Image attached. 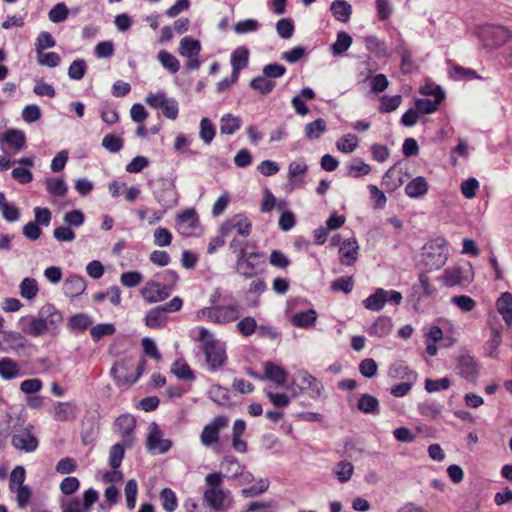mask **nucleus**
Listing matches in <instances>:
<instances>
[{
    "instance_id": "obj_15",
    "label": "nucleus",
    "mask_w": 512,
    "mask_h": 512,
    "mask_svg": "<svg viewBox=\"0 0 512 512\" xmlns=\"http://www.w3.org/2000/svg\"><path fill=\"white\" fill-rule=\"evenodd\" d=\"M175 221L177 231L186 237L194 235L199 226L198 215L194 208H188L178 214Z\"/></svg>"
},
{
    "instance_id": "obj_47",
    "label": "nucleus",
    "mask_w": 512,
    "mask_h": 512,
    "mask_svg": "<svg viewBox=\"0 0 512 512\" xmlns=\"http://www.w3.org/2000/svg\"><path fill=\"white\" fill-rule=\"evenodd\" d=\"M449 76L454 80L479 79L480 76L473 69L464 68L458 64H453L449 70Z\"/></svg>"
},
{
    "instance_id": "obj_12",
    "label": "nucleus",
    "mask_w": 512,
    "mask_h": 512,
    "mask_svg": "<svg viewBox=\"0 0 512 512\" xmlns=\"http://www.w3.org/2000/svg\"><path fill=\"white\" fill-rule=\"evenodd\" d=\"M154 197L166 212L178 204L179 193L173 181L163 180L162 187L154 192Z\"/></svg>"
},
{
    "instance_id": "obj_7",
    "label": "nucleus",
    "mask_w": 512,
    "mask_h": 512,
    "mask_svg": "<svg viewBox=\"0 0 512 512\" xmlns=\"http://www.w3.org/2000/svg\"><path fill=\"white\" fill-rule=\"evenodd\" d=\"M11 445L19 451L32 453L38 449L39 440L34 432V426L27 424L16 429L11 436Z\"/></svg>"
},
{
    "instance_id": "obj_36",
    "label": "nucleus",
    "mask_w": 512,
    "mask_h": 512,
    "mask_svg": "<svg viewBox=\"0 0 512 512\" xmlns=\"http://www.w3.org/2000/svg\"><path fill=\"white\" fill-rule=\"evenodd\" d=\"M20 375V366L17 361L9 357L0 359V377L2 379L11 380Z\"/></svg>"
},
{
    "instance_id": "obj_52",
    "label": "nucleus",
    "mask_w": 512,
    "mask_h": 512,
    "mask_svg": "<svg viewBox=\"0 0 512 512\" xmlns=\"http://www.w3.org/2000/svg\"><path fill=\"white\" fill-rule=\"evenodd\" d=\"M162 66L167 69L170 73L175 74L180 69V63L178 59L166 50H161L157 56Z\"/></svg>"
},
{
    "instance_id": "obj_61",
    "label": "nucleus",
    "mask_w": 512,
    "mask_h": 512,
    "mask_svg": "<svg viewBox=\"0 0 512 512\" xmlns=\"http://www.w3.org/2000/svg\"><path fill=\"white\" fill-rule=\"evenodd\" d=\"M364 42L367 50L374 53L377 57H382L387 54L384 42L380 41L376 36H367Z\"/></svg>"
},
{
    "instance_id": "obj_45",
    "label": "nucleus",
    "mask_w": 512,
    "mask_h": 512,
    "mask_svg": "<svg viewBox=\"0 0 512 512\" xmlns=\"http://www.w3.org/2000/svg\"><path fill=\"white\" fill-rule=\"evenodd\" d=\"M48 193L54 197H63L66 195L68 187L62 178L50 177L45 180Z\"/></svg>"
},
{
    "instance_id": "obj_10",
    "label": "nucleus",
    "mask_w": 512,
    "mask_h": 512,
    "mask_svg": "<svg viewBox=\"0 0 512 512\" xmlns=\"http://www.w3.org/2000/svg\"><path fill=\"white\" fill-rule=\"evenodd\" d=\"M173 291L170 284H162L160 282L150 280L142 287L140 294L145 302L149 304L158 303L167 299Z\"/></svg>"
},
{
    "instance_id": "obj_56",
    "label": "nucleus",
    "mask_w": 512,
    "mask_h": 512,
    "mask_svg": "<svg viewBox=\"0 0 512 512\" xmlns=\"http://www.w3.org/2000/svg\"><path fill=\"white\" fill-rule=\"evenodd\" d=\"M441 405L435 401H424L418 405L419 413L427 418L436 419L441 414Z\"/></svg>"
},
{
    "instance_id": "obj_37",
    "label": "nucleus",
    "mask_w": 512,
    "mask_h": 512,
    "mask_svg": "<svg viewBox=\"0 0 512 512\" xmlns=\"http://www.w3.org/2000/svg\"><path fill=\"white\" fill-rule=\"evenodd\" d=\"M385 294V289L377 288L373 294H371L363 301L364 307L370 311L375 312L382 310L386 304Z\"/></svg>"
},
{
    "instance_id": "obj_20",
    "label": "nucleus",
    "mask_w": 512,
    "mask_h": 512,
    "mask_svg": "<svg viewBox=\"0 0 512 512\" xmlns=\"http://www.w3.org/2000/svg\"><path fill=\"white\" fill-rule=\"evenodd\" d=\"M132 365L126 361L116 362L111 368V375L118 386H130L137 381V377L129 375Z\"/></svg>"
},
{
    "instance_id": "obj_32",
    "label": "nucleus",
    "mask_w": 512,
    "mask_h": 512,
    "mask_svg": "<svg viewBox=\"0 0 512 512\" xmlns=\"http://www.w3.org/2000/svg\"><path fill=\"white\" fill-rule=\"evenodd\" d=\"M442 280L445 286L453 287L468 283L469 277L461 268H451L444 271Z\"/></svg>"
},
{
    "instance_id": "obj_5",
    "label": "nucleus",
    "mask_w": 512,
    "mask_h": 512,
    "mask_svg": "<svg viewBox=\"0 0 512 512\" xmlns=\"http://www.w3.org/2000/svg\"><path fill=\"white\" fill-rule=\"evenodd\" d=\"M241 316V307L237 302L228 305H210L197 311L198 320L216 325H226L237 321Z\"/></svg>"
},
{
    "instance_id": "obj_59",
    "label": "nucleus",
    "mask_w": 512,
    "mask_h": 512,
    "mask_svg": "<svg viewBox=\"0 0 512 512\" xmlns=\"http://www.w3.org/2000/svg\"><path fill=\"white\" fill-rule=\"evenodd\" d=\"M249 247V241L238 236H235L229 243V249L233 254H235L236 259L249 254L250 252L247 251Z\"/></svg>"
},
{
    "instance_id": "obj_1",
    "label": "nucleus",
    "mask_w": 512,
    "mask_h": 512,
    "mask_svg": "<svg viewBox=\"0 0 512 512\" xmlns=\"http://www.w3.org/2000/svg\"><path fill=\"white\" fill-rule=\"evenodd\" d=\"M63 314L53 304L46 303L36 315H26L19 319L22 333L37 338L43 335L57 336L63 323Z\"/></svg>"
},
{
    "instance_id": "obj_48",
    "label": "nucleus",
    "mask_w": 512,
    "mask_h": 512,
    "mask_svg": "<svg viewBox=\"0 0 512 512\" xmlns=\"http://www.w3.org/2000/svg\"><path fill=\"white\" fill-rule=\"evenodd\" d=\"M249 85L253 90L258 91L263 95H267L273 91L276 84L271 79L262 75V76H257L255 78H253L250 81Z\"/></svg>"
},
{
    "instance_id": "obj_62",
    "label": "nucleus",
    "mask_w": 512,
    "mask_h": 512,
    "mask_svg": "<svg viewBox=\"0 0 512 512\" xmlns=\"http://www.w3.org/2000/svg\"><path fill=\"white\" fill-rule=\"evenodd\" d=\"M69 10L65 3H57L54 5L49 13L48 18L53 23H61L64 22L68 18Z\"/></svg>"
},
{
    "instance_id": "obj_29",
    "label": "nucleus",
    "mask_w": 512,
    "mask_h": 512,
    "mask_svg": "<svg viewBox=\"0 0 512 512\" xmlns=\"http://www.w3.org/2000/svg\"><path fill=\"white\" fill-rule=\"evenodd\" d=\"M318 314L316 310L309 309L306 311H301L293 314L290 317V322L300 328H310L313 327L317 321Z\"/></svg>"
},
{
    "instance_id": "obj_33",
    "label": "nucleus",
    "mask_w": 512,
    "mask_h": 512,
    "mask_svg": "<svg viewBox=\"0 0 512 512\" xmlns=\"http://www.w3.org/2000/svg\"><path fill=\"white\" fill-rule=\"evenodd\" d=\"M428 183L422 176H418L407 183L405 193L410 198H420L427 194Z\"/></svg>"
},
{
    "instance_id": "obj_35",
    "label": "nucleus",
    "mask_w": 512,
    "mask_h": 512,
    "mask_svg": "<svg viewBox=\"0 0 512 512\" xmlns=\"http://www.w3.org/2000/svg\"><path fill=\"white\" fill-rule=\"evenodd\" d=\"M402 171L391 167L383 176L382 185L387 191L393 192L403 184Z\"/></svg>"
},
{
    "instance_id": "obj_58",
    "label": "nucleus",
    "mask_w": 512,
    "mask_h": 512,
    "mask_svg": "<svg viewBox=\"0 0 512 512\" xmlns=\"http://www.w3.org/2000/svg\"><path fill=\"white\" fill-rule=\"evenodd\" d=\"M93 323L92 319L84 313L73 315L69 318L68 325L71 330L84 331Z\"/></svg>"
},
{
    "instance_id": "obj_23",
    "label": "nucleus",
    "mask_w": 512,
    "mask_h": 512,
    "mask_svg": "<svg viewBox=\"0 0 512 512\" xmlns=\"http://www.w3.org/2000/svg\"><path fill=\"white\" fill-rule=\"evenodd\" d=\"M86 287V281L82 276L71 275L66 278L63 285V291L67 297L75 298L83 294Z\"/></svg>"
},
{
    "instance_id": "obj_53",
    "label": "nucleus",
    "mask_w": 512,
    "mask_h": 512,
    "mask_svg": "<svg viewBox=\"0 0 512 512\" xmlns=\"http://www.w3.org/2000/svg\"><path fill=\"white\" fill-rule=\"evenodd\" d=\"M101 145L110 153H118L124 147V139L120 136L109 133L103 137Z\"/></svg>"
},
{
    "instance_id": "obj_42",
    "label": "nucleus",
    "mask_w": 512,
    "mask_h": 512,
    "mask_svg": "<svg viewBox=\"0 0 512 512\" xmlns=\"http://www.w3.org/2000/svg\"><path fill=\"white\" fill-rule=\"evenodd\" d=\"M357 408L366 414H379L380 406L376 397L370 394H362L357 401Z\"/></svg>"
},
{
    "instance_id": "obj_3",
    "label": "nucleus",
    "mask_w": 512,
    "mask_h": 512,
    "mask_svg": "<svg viewBox=\"0 0 512 512\" xmlns=\"http://www.w3.org/2000/svg\"><path fill=\"white\" fill-rule=\"evenodd\" d=\"M224 475L222 472L213 471L204 478L205 489L203 501L216 512H222L231 507V492L223 488Z\"/></svg>"
},
{
    "instance_id": "obj_39",
    "label": "nucleus",
    "mask_w": 512,
    "mask_h": 512,
    "mask_svg": "<svg viewBox=\"0 0 512 512\" xmlns=\"http://www.w3.org/2000/svg\"><path fill=\"white\" fill-rule=\"evenodd\" d=\"M417 377L418 375L416 372L406 373V380H403L402 383L394 385L390 390L391 394L397 398L406 396L416 383Z\"/></svg>"
},
{
    "instance_id": "obj_51",
    "label": "nucleus",
    "mask_w": 512,
    "mask_h": 512,
    "mask_svg": "<svg viewBox=\"0 0 512 512\" xmlns=\"http://www.w3.org/2000/svg\"><path fill=\"white\" fill-rule=\"evenodd\" d=\"M370 171V165L359 158L354 159L347 165V175L353 178L367 175L370 173Z\"/></svg>"
},
{
    "instance_id": "obj_26",
    "label": "nucleus",
    "mask_w": 512,
    "mask_h": 512,
    "mask_svg": "<svg viewBox=\"0 0 512 512\" xmlns=\"http://www.w3.org/2000/svg\"><path fill=\"white\" fill-rule=\"evenodd\" d=\"M393 324L390 317L380 316L375 322L367 328V332L369 335L374 337H385L389 335L392 331Z\"/></svg>"
},
{
    "instance_id": "obj_28",
    "label": "nucleus",
    "mask_w": 512,
    "mask_h": 512,
    "mask_svg": "<svg viewBox=\"0 0 512 512\" xmlns=\"http://www.w3.org/2000/svg\"><path fill=\"white\" fill-rule=\"evenodd\" d=\"M220 467L224 471V473H222L224 475V479L228 478L232 480L238 479L243 468L237 458L232 455L225 456L220 462Z\"/></svg>"
},
{
    "instance_id": "obj_44",
    "label": "nucleus",
    "mask_w": 512,
    "mask_h": 512,
    "mask_svg": "<svg viewBox=\"0 0 512 512\" xmlns=\"http://www.w3.org/2000/svg\"><path fill=\"white\" fill-rule=\"evenodd\" d=\"M201 50V45L198 40L190 37H184L180 41L179 53L187 58L198 57Z\"/></svg>"
},
{
    "instance_id": "obj_57",
    "label": "nucleus",
    "mask_w": 512,
    "mask_h": 512,
    "mask_svg": "<svg viewBox=\"0 0 512 512\" xmlns=\"http://www.w3.org/2000/svg\"><path fill=\"white\" fill-rule=\"evenodd\" d=\"M127 508L133 510L136 506L138 483L135 479H129L124 488Z\"/></svg>"
},
{
    "instance_id": "obj_46",
    "label": "nucleus",
    "mask_w": 512,
    "mask_h": 512,
    "mask_svg": "<svg viewBox=\"0 0 512 512\" xmlns=\"http://www.w3.org/2000/svg\"><path fill=\"white\" fill-rule=\"evenodd\" d=\"M216 135V127L212 121L204 117L199 124V137L204 144L210 145Z\"/></svg>"
},
{
    "instance_id": "obj_43",
    "label": "nucleus",
    "mask_w": 512,
    "mask_h": 512,
    "mask_svg": "<svg viewBox=\"0 0 512 512\" xmlns=\"http://www.w3.org/2000/svg\"><path fill=\"white\" fill-rule=\"evenodd\" d=\"M162 508L165 512H175L178 508L176 493L169 487L163 488L159 493Z\"/></svg>"
},
{
    "instance_id": "obj_24",
    "label": "nucleus",
    "mask_w": 512,
    "mask_h": 512,
    "mask_svg": "<svg viewBox=\"0 0 512 512\" xmlns=\"http://www.w3.org/2000/svg\"><path fill=\"white\" fill-rule=\"evenodd\" d=\"M77 407L71 402H57L53 407L52 417L55 421H73L76 418Z\"/></svg>"
},
{
    "instance_id": "obj_9",
    "label": "nucleus",
    "mask_w": 512,
    "mask_h": 512,
    "mask_svg": "<svg viewBox=\"0 0 512 512\" xmlns=\"http://www.w3.org/2000/svg\"><path fill=\"white\" fill-rule=\"evenodd\" d=\"M229 424V418L225 415L216 416L206 424L200 434V442L204 447L211 448L220 440V432Z\"/></svg>"
},
{
    "instance_id": "obj_22",
    "label": "nucleus",
    "mask_w": 512,
    "mask_h": 512,
    "mask_svg": "<svg viewBox=\"0 0 512 512\" xmlns=\"http://www.w3.org/2000/svg\"><path fill=\"white\" fill-rule=\"evenodd\" d=\"M495 317H489L488 325L490 327V337L485 344V352L490 357H495L497 349L501 344L502 327L499 323H494Z\"/></svg>"
},
{
    "instance_id": "obj_11",
    "label": "nucleus",
    "mask_w": 512,
    "mask_h": 512,
    "mask_svg": "<svg viewBox=\"0 0 512 512\" xmlns=\"http://www.w3.org/2000/svg\"><path fill=\"white\" fill-rule=\"evenodd\" d=\"M171 446V440L163 438L159 425L156 422H152L148 427L147 450L152 454H164Z\"/></svg>"
},
{
    "instance_id": "obj_14",
    "label": "nucleus",
    "mask_w": 512,
    "mask_h": 512,
    "mask_svg": "<svg viewBox=\"0 0 512 512\" xmlns=\"http://www.w3.org/2000/svg\"><path fill=\"white\" fill-rule=\"evenodd\" d=\"M0 147L2 151L9 148L13 153H18L26 147V135L22 130L10 128L0 134Z\"/></svg>"
},
{
    "instance_id": "obj_2",
    "label": "nucleus",
    "mask_w": 512,
    "mask_h": 512,
    "mask_svg": "<svg viewBox=\"0 0 512 512\" xmlns=\"http://www.w3.org/2000/svg\"><path fill=\"white\" fill-rule=\"evenodd\" d=\"M191 337L201 343L209 370L217 371L227 360L226 344L215 338V335L205 327H196L191 331Z\"/></svg>"
},
{
    "instance_id": "obj_38",
    "label": "nucleus",
    "mask_w": 512,
    "mask_h": 512,
    "mask_svg": "<svg viewBox=\"0 0 512 512\" xmlns=\"http://www.w3.org/2000/svg\"><path fill=\"white\" fill-rule=\"evenodd\" d=\"M330 10L334 18L343 23H346L352 14V6L344 0L333 1Z\"/></svg>"
},
{
    "instance_id": "obj_16",
    "label": "nucleus",
    "mask_w": 512,
    "mask_h": 512,
    "mask_svg": "<svg viewBox=\"0 0 512 512\" xmlns=\"http://www.w3.org/2000/svg\"><path fill=\"white\" fill-rule=\"evenodd\" d=\"M136 420L129 414L119 416L114 422V431L122 438L126 447H131L134 441Z\"/></svg>"
},
{
    "instance_id": "obj_49",
    "label": "nucleus",
    "mask_w": 512,
    "mask_h": 512,
    "mask_svg": "<svg viewBox=\"0 0 512 512\" xmlns=\"http://www.w3.org/2000/svg\"><path fill=\"white\" fill-rule=\"evenodd\" d=\"M171 372L181 380L189 381L194 380L195 375L189 365L182 359L176 360L173 365Z\"/></svg>"
},
{
    "instance_id": "obj_41",
    "label": "nucleus",
    "mask_w": 512,
    "mask_h": 512,
    "mask_svg": "<svg viewBox=\"0 0 512 512\" xmlns=\"http://www.w3.org/2000/svg\"><path fill=\"white\" fill-rule=\"evenodd\" d=\"M20 296L28 301H33L39 293V286L36 279L24 278L19 285Z\"/></svg>"
},
{
    "instance_id": "obj_50",
    "label": "nucleus",
    "mask_w": 512,
    "mask_h": 512,
    "mask_svg": "<svg viewBox=\"0 0 512 512\" xmlns=\"http://www.w3.org/2000/svg\"><path fill=\"white\" fill-rule=\"evenodd\" d=\"M352 44V37L345 31H340L337 34L335 43L331 46V51L334 55H342L346 52Z\"/></svg>"
},
{
    "instance_id": "obj_8",
    "label": "nucleus",
    "mask_w": 512,
    "mask_h": 512,
    "mask_svg": "<svg viewBox=\"0 0 512 512\" xmlns=\"http://www.w3.org/2000/svg\"><path fill=\"white\" fill-rule=\"evenodd\" d=\"M264 257V253L252 251L249 254L242 256L235 261L234 269L236 273L245 279H252L256 277L262 270L259 260Z\"/></svg>"
},
{
    "instance_id": "obj_27",
    "label": "nucleus",
    "mask_w": 512,
    "mask_h": 512,
    "mask_svg": "<svg viewBox=\"0 0 512 512\" xmlns=\"http://www.w3.org/2000/svg\"><path fill=\"white\" fill-rule=\"evenodd\" d=\"M146 326L153 329H160L165 327L167 323V316L162 307L156 306L150 309L144 318Z\"/></svg>"
},
{
    "instance_id": "obj_54",
    "label": "nucleus",
    "mask_w": 512,
    "mask_h": 512,
    "mask_svg": "<svg viewBox=\"0 0 512 512\" xmlns=\"http://www.w3.org/2000/svg\"><path fill=\"white\" fill-rule=\"evenodd\" d=\"M125 444L116 443L114 444L109 451V465L111 468H119L125 456Z\"/></svg>"
},
{
    "instance_id": "obj_34",
    "label": "nucleus",
    "mask_w": 512,
    "mask_h": 512,
    "mask_svg": "<svg viewBox=\"0 0 512 512\" xmlns=\"http://www.w3.org/2000/svg\"><path fill=\"white\" fill-rule=\"evenodd\" d=\"M3 342L7 345L6 348H2V351L8 349L13 351H19L26 347V339L22 333L16 331H4Z\"/></svg>"
},
{
    "instance_id": "obj_4",
    "label": "nucleus",
    "mask_w": 512,
    "mask_h": 512,
    "mask_svg": "<svg viewBox=\"0 0 512 512\" xmlns=\"http://www.w3.org/2000/svg\"><path fill=\"white\" fill-rule=\"evenodd\" d=\"M482 48L491 51L506 45L512 47V30L503 25L484 24L474 30Z\"/></svg>"
},
{
    "instance_id": "obj_63",
    "label": "nucleus",
    "mask_w": 512,
    "mask_h": 512,
    "mask_svg": "<svg viewBox=\"0 0 512 512\" xmlns=\"http://www.w3.org/2000/svg\"><path fill=\"white\" fill-rule=\"evenodd\" d=\"M115 333V327L111 323H102L93 326L90 329V335L95 342H98L105 336H110Z\"/></svg>"
},
{
    "instance_id": "obj_25",
    "label": "nucleus",
    "mask_w": 512,
    "mask_h": 512,
    "mask_svg": "<svg viewBox=\"0 0 512 512\" xmlns=\"http://www.w3.org/2000/svg\"><path fill=\"white\" fill-rule=\"evenodd\" d=\"M264 377L277 385H284L288 378V373L279 365L268 361L264 364Z\"/></svg>"
},
{
    "instance_id": "obj_6",
    "label": "nucleus",
    "mask_w": 512,
    "mask_h": 512,
    "mask_svg": "<svg viewBox=\"0 0 512 512\" xmlns=\"http://www.w3.org/2000/svg\"><path fill=\"white\" fill-rule=\"evenodd\" d=\"M253 224L245 213H237L226 219L219 226V233L222 236H229L232 232H236L238 237L247 238L252 233Z\"/></svg>"
},
{
    "instance_id": "obj_19",
    "label": "nucleus",
    "mask_w": 512,
    "mask_h": 512,
    "mask_svg": "<svg viewBox=\"0 0 512 512\" xmlns=\"http://www.w3.org/2000/svg\"><path fill=\"white\" fill-rule=\"evenodd\" d=\"M427 252L424 254L426 265L430 270L439 269L448 259V250L444 245L430 244L425 248Z\"/></svg>"
},
{
    "instance_id": "obj_13",
    "label": "nucleus",
    "mask_w": 512,
    "mask_h": 512,
    "mask_svg": "<svg viewBox=\"0 0 512 512\" xmlns=\"http://www.w3.org/2000/svg\"><path fill=\"white\" fill-rule=\"evenodd\" d=\"M99 494L89 488L83 492L82 500L75 497L62 506V512H90L92 505L98 500Z\"/></svg>"
},
{
    "instance_id": "obj_30",
    "label": "nucleus",
    "mask_w": 512,
    "mask_h": 512,
    "mask_svg": "<svg viewBox=\"0 0 512 512\" xmlns=\"http://www.w3.org/2000/svg\"><path fill=\"white\" fill-rule=\"evenodd\" d=\"M457 370L465 379L472 380L477 375V364L470 355H462L458 359Z\"/></svg>"
},
{
    "instance_id": "obj_18",
    "label": "nucleus",
    "mask_w": 512,
    "mask_h": 512,
    "mask_svg": "<svg viewBox=\"0 0 512 512\" xmlns=\"http://www.w3.org/2000/svg\"><path fill=\"white\" fill-rule=\"evenodd\" d=\"M360 246L356 238H348L344 240L338 249L339 262L344 266H352L359 257Z\"/></svg>"
},
{
    "instance_id": "obj_60",
    "label": "nucleus",
    "mask_w": 512,
    "mask_h": 512,
    "mask_svg": "<svg viewBox=\"0 0 512 512\" xmlns=\"http://www.w3.org/2000/svg\"><path fill=\"white\" fill-rule=\"evenodd\" d=\"M236 328L242 336L249 337L256 332L258 325L253 317L247 316L238 321Z\"/></svg>"
},
{
    "instance_id": "obj_40",
    "label": "nucleus",
    "mask_w": 512,
    "mask_h": 512,
    "mask_svg": "<svg viewBox=\"0 0 512 512\" xmlns=\"http://www.w3.org/2000/svg\"><path fill=\"white\" fill-rule=\"evenodd\" d=\"M242 120L233 114H224L220 119V132L224 135H233L241 127Z\"/></svg>"
},
{
    "instance_id": "obj_21",
    "label": "nucleus",
    "mask_w": 512,
    "mask_h": 512,
    "mask_svg": "<svg viewBox=\"0 0 512 512\" xmlns=\"http://www.w3.org/2000/svg\"><path fill=\"white\" fill-rule=\"evenodd\" d=\"M249 49L239 46L231 53L230 64L232 66L234 80L239 79L240 71L248 66Z\"/></svg>"
},
{
    "instance_id": "obj_31",
    "label": "nucleus",
    "mask_w": 512,
    "mask_h": 512,
    "mask_svg": "<svg viewBox=\"0 0 512 512\" xmlns=\"http://www.w3.org/2000/svg\"><path fill=\"white\" fill-rule=\"evenodd\" d=\"M496 308L505 323L508 326L512 325V294L509 292L502 293L496 301Z\"/></svg>"
},
{
    "instance_id": "obj_55",
    "label": "nucleus",
    "mask_w": 512,
    "mask_h": 512,
    "mask_svg": "<svg viewBox=\"0 0 512 512\" xmlns=\"http://www.w3.org/2000/svg\"><path fill=\"white\" fill-rule=\"evenodd\" d=\"M209 398L218 405H226L230 399L229 390L220 385H212L208 391Z\"/></svg>"
},
{
    "instance_id": "obj_17",
    "label": "nucleus",
    "mask_w": 512,
    "mask_h": 512,
    "mask_svg": "<svg viewBox=\"0 0 512 512\" xmlns=\"http://www.w3.org/2000/svg\"><path fill=\"white\" fill-rule=\"evenodd\" d=\"M421 92H422V94H425V95H433L434 99L433 100L427 99V98L417 99L415 102V107H416L417 111L420 113H424V114H429V113L435 112L437 110L439 104L444 99V92L442 91V89L440 87H435V88L429 89V90L427 88H423Z\"/></svg>"
},
{
    "instance_id": "obj_64",
    "label": "nucleus",
    "mask_w": 512,
    "mask_h": 512,
    "mask_svg": "<svg viewBox=\"0 0 512 512\" xmlns=\"http://www.w3.org/2000/svg\"><path fill=\"white\" fill-rule=\"evenodd\" d=\"M87 65L83 59L74 60L68 68V76L72 80H81L86 73Z\"/></svg>"
}]
</instances>
